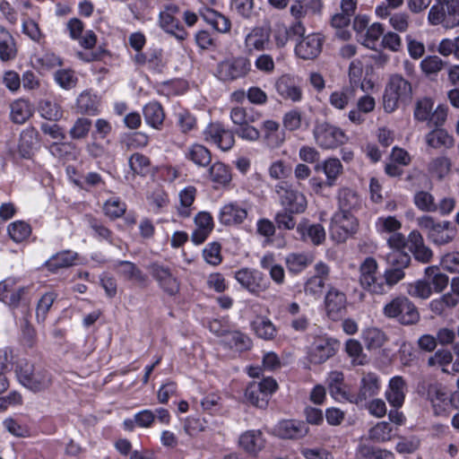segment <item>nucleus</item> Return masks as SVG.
Listing matches in <instances>:
<instances>
[{
	"instance_id": "1",
	"label": "nucleus",
	"mask_w": 459,
	"mask_h": 459,
	"mask_svg": "<svg viewBox=\"0 0 459 459\" xmlns=\"http://www.w3.org/2000/svg\"><path fill=\"white\" fill-rule=\"evenodd\" d=\"M417 225L425 232L428 240L436 247L447 246L457 236V229L451 221H438L429 215L418 217Z\"/></svg>"
},
{
	"instance_id": "2",
	"label": "nucleus",
	"mask_w": 459,
	"mask_h": 459,
	"mask_svg": "<svg viewBox=\"0 0 459 459\" xmlns=\"http://www.w3.org/2000/svg\"><path fill=\"white\" fill-rule=\"evenodd\" d=\"M360 287L373 295H384V275L378 272V264L371 256L365 258L359 268Z\"/></svg>"
},
{
	"instance_id": "3",
	"label": "nucleus",
	"mask_w": 459,
	"mask_h": 459,
	"mask_svg": "<svg viewBox=\"0 0 459 459\" xmlns=\"http://www.w3.org/2000/svg\"><path fill=\"white\" fill-rule=\"evenodd\" d=\"M411 94V83L401 75H392L383 96L385 111L387 113L394 111L398 108L399 102L409 99Z\"/></svg>"
},
{
	"instance_id": "4",
	"label": "nucleus",
	"mask_w": 459,
	"mask_h": 459,
	"mask_svg": "<svg viewBox=\"0 0 459 459\" xmlns=\"http://www.w3.org/2000/svg\"><path fill=\"white\" fill-rule=\"evenodd\" d=\"M383 314L388 318H396L403 325H412L420 318L414 304L405 297H396L383 307Z\"/></svg>"
},
{
	"instance_id": "5",
	"label": "nucleus",
	"mask_w": 459,
	"mask_h": 459,
	"mask_svg": "<svg viewBox=\"0 0 459 459\" xmlns=\"http://www.w3.org/2000/svg\"><path fill=\"white\" fill-rule=\"evenodd\" d=\"M434 102L429 98L417 101L414 109V118L420 122H427L429 126H442L447 117V108L442 105L433 108Z\"/></svg>"
},
{
	"instance_id": "6",
	"label": "nucleus",
	"mask_w": 459,
	"mask_h": 459,
	"mask_svg": "<svg viewBox=\"0 0 459 459\" xmlns=\"http://www.w3.org/2000/svg\"><path fill=\"white\" fill-rule=\"evenodd\" d=\"M358 227L359 221L353 213L337 211L331 220L330 235L334 241L342 243L355 234Z\"/></svg>"
},
{
	"instance_id": "7",
	"label": "nucleus",
	"mask_w": 459,
	"mask_h": 459,
	"mask_svg": "<svg viewBox=\"0 0 459 459\" xmlns=\"http://www.w3.org/2000/svg\"><path fill=\"white\" fill-rule=\"evenodd\" d=\"M17 377L23 386L33 392L43 391L51 385V376L47 370L32 368L29 364L17 369Z\"/></svg>"
},
{
	"instance_id": "8",
	"label": "nucleus",
	"mask_w": 459,
	"mask_h": 459,
	"mask_svg": "<svg viewBox=\"0 0 459 459\" xmlns=\"http://www.w3.org/2000/svg\"><path fill=\"white\" fill-rule=\"evenodd\" d=\"M178 11V5L166 4L159 13L158 24L166 33L174 36L178 40H184L187 37V32L175 17Z\"/></svg>"
},
{
	"instance_id": "9",
	"label": "nucleus",
	"mask_w": 459,
	"mask_h": 459,
	"mask_svg": "<svg viewBox=\"0 0 459 459\" xmlns=\"http://www.w3.org/2000/svg\"><path fill=\"white\" fill-rule=\"evenodd\" d=\"M275 90L278 95L286 101L298 103L303 100L301 80L293 74H286L280 76L275 82Z\"/></svg>"
},
{
	"instance_id": "10",
	"label": "nucleus",
	"mask_w": 459,
	"mask_h": 459,
	"mask_svg": "<svg viewBox=\"0 0 459 459\" xmlns=\"http://www.w3.org/2000/svg\"><path fill=\"white\" fill-rule=\"evenodd\" d=\"M313 134L317 145L323 149H333L345 142L343 131L327 123L317 124Z\"/></svg>"
},
{
	"instance_id": "11",
	"label": "nucleus",
	"mask_w": 459,
	"mask_h": 459,
	"mask_svg": "<svg viewBox=\"0 0 459 459\" xmlns=\"http://www.w3.org/2000/svg\"><path fill=\"white\" fill-rule=\"evenodd\" d=\"M271 30L268 27L255 26L247 31L244 37V51L247 55L270 48Z\"/></svg>"
},
{
	"instance_id": "12",
	"label": "nucleus",
	"mask_w": 459,
	"mask_h": 459,
	"mask_svg": "<svg viewBox=\"0 0 459 459\" xmlns=\"http://www.w3.org/2000/svg\"><path fill=\"white\" fill-rule=\"evenodd\" d=\"M276 193L281 204L286 207L289 212L301 213L307 208L306 196L291 188L286 182H281L276 185Z\"/></svg>"
},
{
	"instance_id": "13",
	"label": "nucleus",
	"mask_w": 459,
	"mask_h": 459,
	"mask_svg": "<svg viewBox=\"0 0 459 459\" xmlns=\"http://www.w3.org/2000/svg\"><path fill=\"white\" fill-rule=\"evenodd\" d=\"M250 69V61L244 56H238L221 62L218 65L217 74L221 80L232 81L244 77Z\"/></svg>"
},
{
	"instance_id": "14",
	"label": "nucleus",
	"mask_w": 459,
	"mask_h": 459,
	"mask_svg": "<svg viewBox=\"0 0 459 459\" xmlns=\"http://www.w3.org/2000/svg\"><path fill=\"white\" fill-rule=\"evenodd\" d=\"M426 395L436 416L447 417L449 415L452 399L445 386L437 383L429 384Z\"/></svg>"
},
{
	"instance_id": "15",
	"label": "nucleus",
	"mask_w": 459,
	"mask_h": 459,
	"mask_svg": "<svg viewBox=\"0 0 459 459\" xmlns=\"http://www.w3.org/2000/svg\"><path fill=\"white\" fill-rule=\"evenodd\" d=\"M337 344L334 339L325 335L316 337L308 347V360L313 364L325 362L336 353Z\"/></svg>"
},
{
	"instance_id": "16",
	"label": "nucleus",
	"mask_w": 459,
	"mask_h": 459,
	"mask_svg": "<svg viewBox=\"0 0 459 459\" xmlns=\"http://www.w3.org/2000/svg\"><path fill=\"white\" fill-rule=\"evenodd\" d=\"M326 385L331 397L339 403H353V392L350 385L344 381V374L340 370H333L327 374Z\"/></svg>"
},
{
	"instance_id": "17",
	"label": "nucleus",
	"mask_w": 459,
	"mask_h": 459,
	"mask_svg": "<svg viewBox=\"0 0 459 459\" xmlns=\"http://www.w3.org/2000/svg\"><path fill=\"white\" fill-rule=\"evenodd\" d=\"M203 138L223 152L230 150L235 143L233 133L219 123H210L203 131Z\"/></svg>"
},
{
	"instance_id": "18",
	"label": "nucleus",
	"mask_w": 459,
	"mask_h": 459,
	"mask_svg": "<svg viewBox=\"0 0 459 459\" xmlns=\"http://www.w3.org/2000/svg\"><path fill=\"white\" fill-rule=\"evenodd\" d=\"M234 278L252 294H259L268 289L269 282L264 274L255 269L242 268L235 273Z\"/></svg>"
},
{
	"instance_id": "19",
	"label": "nucleus",
	"mask_w": 459,
	"mask_h": 459,
	"mask_svg": "<svg viewBox=\"0 0 459 459\" xmlns=\"http://www.w3.org/2000/svg\"><path fill=\"white\" fill-rule=\"evenodd\" d=\"M17 283L18 279L14 277H9L0 281V301L9 307H18L30 288Z\"/></svg>"
},
{
	"instance_id": "20",
	"label": "nucleus",
	"mask_w": 459,
	"mask_h": 459,
	"mask_svg": "<svg viewBox=\"0 0 459 459\" xmlns=\"http://www.w3.org/2000/svg\"><path fill=\"white\" fill-rule=\"evenodd\" d=\"M325 38L319 33H310L303 37L295 46V54L304 60H312L322 51Z\"/></svg>"
},
{
	"instance_id": "21",
	"label": "nucleus",
	"mask_w": 459,
	"mask_h": 459,
	"mask_svg": "<svg viewBox=\"0 0 459 459\" xmlns=\"http://www.w3.org/2000/svg\"><path fill=\"white\" fill-rule=\"evenodd\" d=\"M247 217V209L238 202H230L221 206L219 212V221L226 226H237L244 222Z\"/></svg>"
},
{
	"instance_id": "22",
	"label": "nucleus",
	"mask_w": 459,
	"mask_h": 459,
	"mask_svg": "<svg viewBox=\"0 0 459 459\" xmlns=\"http://www.w3.org/2000/svg\"><path fill=\"white\" fill-rule=\"evenodd\" d=\"M380 380L377 374L372 372L363 373L359 392L353 393V403L359 404L377 395L380 391Z\"/></svg>"
},
{
	"instance_id": "23",
	"label": "nucleus",
	"mask_w": 459,
	"mask_h": 459,
	"mask_svg": "<svg viewBox=\"0 0 459 459\" xmlns=\"http://www.w3.org/2000/svg\"><path fill=\"white\" fill-rule=\"evenodd\" d=\"M308 432L307 424L303 421L285 420L277 423L273 429L275 436L285 439H299Z\"/></svg>"
},
{
	"instance_id": "24",
	"label": "nucleus",
	"mask_w": 459,
	"mask_h": 459,
	"mask_svg": "<svg viewBox=\"0 0 459 459\" xmlns=\"http://www.w3.org/2000/svg\"><path fill=\"white\" fill-rule=\"evenodd\" d=\"M406 393L407 385L405 380L400 376H395L389 380L385 396L391 406L398 409L403 406Z\"/></svg>"
},
{
	"instance_id": "25",
	"label": "nucleus",
	"mask_w": 459,
	"mask_h": 459,
	"mask_svg": "<svg viewBox=\"0 0 459 459\" xmlns=\"http://www.w3.org/2000/svg\"><path fill=\"white\" fill-rule=\"evenodd\" d=\"M152 275L165 293L169 296H175L178 293L180 283L169 268L155 266L152 271Z\"/></svg>"
},
{
	"instance_id": "26",
	"label": "nucleus",
	"mask_w": 459,
	"mask_h": 459,
	"mask_svg": "<svg viewBox=\"0 0 459 459\" xmlns=\"http://www.w3.org/2000/svg\"><path fill=\"white\" fill-rule=\"evenodd\" d=\"M408 245L410 251L417 261L427 264L431 260L433 252L425 245L423 238L419 231L412 230L409 234Z\"/></svg>"
},
{
	"instance_id": "27",
	"label": "nucleus",
	"mask_w": 459,
	"mask_h": 459,
	"mask_svg": "<svg viewBox=\"0 0 459 459\" xmlns=\"http://www.w3.org/2000/svg\"><path fill=\"white\" fill-rule=\"evenodd\" d=\"M325 303L328 316L332 319H337L345 309L346 296L342 291L331 288L326 293Z\"/></svg>"
},
{
	"instance_id": "28",
	"label": "nucleus",
	"mask_w": 459,
	"mask_h": 459,
	"mask_svg": "<svg viewBox=\"0 0 459 459\" xmlns=\"http://www.w3.org/2000/svg\"><path fill=\"white\" fill-rule=\"evenodd\" d=\"M315 170L323 172L325 176L327 186L332 187L336 185L338 178L342 174L343 167L339 159L327 158L316 164Z\"/></svg>"
},
{
	"instance_id": "29",
	"label": "nucleus",
	"mask_w": 459,
	"mask_h": 459,
	"mask_svg": "<svg viewBox=\"0 0 459 459\" xmlns=\"http://www.w3.org/2000/svg\"><path fill=\"white\" fill-rule=\"evenodd\" d=\"M261 133L267 145L271 147H279L285 141L284 130L274 120H264L261 126Z\"/></svg>"
},
{
	"instance_id": "30",
	"label": "nucleus",
	"mask_w": 459,
	"mask_h": 459,
	"mask_svg": "<svg viewBox=\"0 0 459 459\" xmlns=\"http://www.w3.org/2000/svg\"><path fill=\"white\" fill-rule=\"evenodd\" d=\"M199 14L205 22L210 24L218 32L227 33L230 31L231 27L230 19L217 11L204 6L199 9Z\"/></svg>"
},
{
	"instance_id": "31",
	"label": "nucleus",
	"mask_w": 459,
	"mask_h": 459,
	"mask_svg": "<svg viewBox=\"0 0 459 459\" xmlns=\"http://www.w3.org/2000/svg\"><path fill=\"white\" fill-rule=\"evenodd\" d=\"M238 444L247 453L256 455L264 447L265 440L260 430L252 429L240 435Z\"/></svg>"
},
{
	"instance_id": "32",
	"label": "nucleus",
	"mask_w": 459,
	"mask_h": 459,
	"mask_svg": "<svg viewBox=\"0 0 459 459\" xmlns=\"http://www.w3.org/2000/svg\"><path fill=\"white\" fill-rule=\"evenodd\" d=\"M100 98L91 91H82L76 100V108L82 115L96 116L100 113Z\"/></svg>"
},
{
	"instance_id": "33",
	"label": "nucleus",
	"mask_w": 459,
	"mask_h": 459,
	"mask_svg": "<svg viewBox=\"0 0 459 459\" xmlns=\"http://www.w3.org/2000/svg\"><path fill=\"white\" fill-rule=\"evenodd\" d=\"M297 230L303 240H309L316 246L321 245L325 239V230L321 224H310L304 220L298 224Z\"/></svg>"
},
{
	"instance_id": "34",
	"label": "nucleus",
	"mask_w": 459,
	"mask_h": 459,
	"mask_svg": "<svg viewBox=\"0 0 459 459\" xmlns=\"http://www.w3.org/2000/svg\"><path fill=\"white\" fill-rule=\"evenodd\" d=\"M220 342L227 348L234 349L238 351H247L251 348L252 342L250 338L237 330H230L227 332L225 336L220 340Z\"/></svg>"
},
{
	"instance_id": "35",
	"label": "nucleus",
	"mask_w": 459,
	"mask_h": 459,
	"mask_svg": "<svg viewBox=\"0 0 459 459\" xmlns=\"http://www.w3.org/2000/svg\"><path fill=\"white\" fill-rule=\"evenodd\" d=\"M185 158L198 167H207L212 160L211 152L202 144L193 143L184 151Z\"/></svg>"
},
{
	"instance_id": "36",
	"label": "nucleus",
	"mask_w": 459,
	"mask_h": 459,
	"mask_svg": "<svg viewBox=\"0 0 459 459\" xmlns=\"http://www.w3.org/2000/svg\"><path fill=\"white\" fill-rule=\"evenodd\" d=\"M79 44L85 51H78L76 56L84 62H92L99 58V54L91 49L95 47L97 42V36L92 30H87L83 36H81Z\"/></svg>"
},
{
	"instance_id": "37",
	"label": "nucleus",
	"mask_w": 459,
	"mask_h": 459,
	"mask_svg": "<svg viewBox=\"0 0 459 459\" xmlns=\"http://www.w3.org/2000/svg\"><path fill=\"white\" fill-rule=\"evenodd\" d=\"M338 212H351L361 207V199L350 188H342L338 194Z\"/></svg>"
},
{
	"instance_id": "38",
	"label": "nucleus",
	"mask_w": 459,
	"mask_h": 459,
	"mask_svg": "<svg viewBox=\"0 0 459 459\" xmlns=\"http://www.w3.org/2000/svg\"><path fill=\"white\" fill-rule=\"evenodd\" d=\"M385 31L384 25L379 22H374L368 26L365 33L361 34L359 39L361 45L369 49L376 50L380 46V39L383 37Z\"/></svg>"
},
{
	"instance_id": "39",
	"label": "nucleus",
	"mask_w": 459,
	"mask_h": 459,
	"mask_svg": "<svg viewBox=\"0 0 459 459\" xmlns=\"http://www.w3.org/2000/svg\"><path fill=\"white\" fill-rule=\"evenodd\" d=\"M143 117L147 125L160 129L163 124L165 114L161 105L156 101L147 103L143 108Z\"/></svg>"
},
{
	"instance_id": "40",
	"label": "nucleus",
	"mask_w": 459,
	"mask_h": 459,
	"mask_svg": "<svg viewBox=\"0 0 459 459\" xmlns=\"http://www.w3.org/2000/svg\"><path fill=\"white\" fill-rule=\"evenodd\" d=\"M17 55L16 44L12 34L0 26V60L3 62L11 61Z\"/></svg>"
},
{
	"instance_id": "41",
	"label": "nucleus",
	"mask_w": 459,
	"mask_h": 459,
	"mask_svg": "<svg viewBox=\"0 0 459 459\" xmlns=\"http://www.w3.org/2000/svg\"><path fill=\"white\" fill-rule=\"evenodd\" d=\"M37 142L38 132L34 128L28 127L22 130L18 143V152L21 157L29 159L33 152Z\"/></svg>"
},
{
	"instance_id": "42",
	"label": "nucleus",
	"mask_w": 459,
	"mask_h": 459,
	"mask_svg": "<svg viewBox=\"0 0 459 459\" xmlns=\"http://www.w3.org/2000/svg\"><path fill=\"white\" fill-rule=\"evenodd\" d=\"M427 144L434 149H449L454 146L455 141L446 130L436 127L425 136Z\"/></svg>"
},
{
	"instance_id": "43",
	"label": "nucleus",
	"mask_w": 459,
	"mask_h": 459,
	"mask_svg": "<svg viewBox=\"0 0 459 459\" xmlns=\"http://www.w3.org/2000/svg\"><path fill=\"white\" fill-rule=\"evenodd\" d=\"M210 180L218 186H225L231 181L230 168L222 162H214L208 169Z\"/></svg>"
},
{
	"instance_id": "44",
	"label": "nucleus",
	"mask_w": 459,
	"mask_h": 459,
	"mask_svg": "<svg viewBox=\"0 0 459 459\" xmlns=\"http://www.w3.org/2000/svg\"><path fill=\"white\" fill-rule=\"evenodd\" d=\"M33 108L28 100L20 99L11 104V119L13 123L23 124L32 115Z\"/></svg>"
},
{
	"instance_id": "45",
	"label": "nucleus",
	"mask_w": 459,
	"mask_h": 459,
	"mask_svg": "<svg viewBox=\"0 0 459 459\" xmlns=\"http://www.w3.org/2000/svg\"><path fill=\"white\" fill-rule=\"evenodd\" d=\"M76 257L77 254L75 252L70 250L63 251L51 256L46 262V266L49 271L55 272L60 268L73 265Z\"/></svg>"
},
{
	"instance_id": "46",
	"label": "nucleus",
	"mask_w": 459,
	"mask_h": 459,
	"mask_svg": "<svg viewBox=\"0 0 459 459\" xmlns=\"http://www.w3.org/2000/svg\"><path fill=\"white\" fill-rule=\"evenodd\" d=\"M195 194L196 189L194 186H186L179 192L178 212L181 217L186 218L191 215Z\"/></svg>"
},
{
	"instance_id": "47",
	"label": "nucleus",
	"mask_w": 459,
	"mask_h": 459,
	"mask_svg": "<svg viewBox=\"0 0 459 459\" xmlns=\"http://www.w3.org/2000/svg\"><path fill=\"white\" fill-rule=\"evenodd\" d=\"M451 167V160L446 156H440L429 162L428 170L432 177L441 180L449 175Z\"/></svg>"
},
{
	"instance_id": "48",
	"label": "nucleus",
	"mask_w": 459,
	"mask_h": 459,
	"mask_svg": "<svg viewBox=\"0 0 459 459\" xmlns=\"http://www.w3.org/2000/svg\"><path fill=\"white\" fill-rule=\"evenodd\" d=\"M345 351L353 366H363L367 363V355L363 352L361 343L355 339H349L345 342Z\"/></svg>"
},
{
	"instance_id": "49",
	"label": "nucleus",
	"mask_w": 459,
	"mask_h": 459,
	"mask_svg": "<svg viewBox=\"0 0 459 459\" xmlns=\"http://www.w3.org/2000/svg\"><path fill=\"white\" fill-rule=\"evenodd\" d=\"M255 334L264 340H272L276 335V327L273 322L266 317H258L252 324Z\"/></svg>"
},
{
	"instance_id": "50",
	"label": "nucleus",
	"mask_w": 459,
	"mask_h": 459,
	"mask_svg": "<svg viewBox=\"0 0 459 459\" xmlns=\"http://www.w3.org/2000/svg\"><path fill=\"white\" fill-rule=\"evenodd\" d=\"M354 97V89L345 87L333 91L329 96V102L332 107L337 109H344Z\"/></svg>"
},
{
	"instance_id": "51",
	"label": "nucleus",
	"mask_w": 459,
	"mask_h": 459,
	"mask_svg": "<svg viewBox=\"0 0 459 459\" xmlns=\"http://www.w3.org/2000/svg\"><path fill=\"white\" fill-rule=\"evenodd\" d=\"M394 436L393 427L386 421L377 423L368 431V437L375 442H386Z\"/></svg>"
},
{
	"instance_id": "52",
	"label": "nucleus",
	"mask_w": 459,
	"mask_h": 459,
	"mask_svg": "<svg viewBox=\"0 0 459 459\" xmlns=\"http://www.w3.org/2000/svg\"><path fill=\"white\" fill-rule=\"evenodd\" d=\"M39 115L49 121H58L63 117L62 108L55 101L41 100L39 104Z\"/></svg>"
},
{
	"instance_id": "53",
	"label": "nucleus",
	"mask_w": 459,
	"mask_h": 459,
	"mask_svg": "<svg viewBox=\"0 0 459 459\" xmlns=\"http://www.w3.org/2000/svg\"><path fill=\"white\" fill-rule=\"evenodd\" d=\"M362 338L368 350L378 349L386 341L385 333L376 327L366 329L362 333Z\"/></svg>"
},
{
	"instance_id": "54",
	"label": "nucleus",
	"mask_w": 459,
	"mask_h": 459,
	"mask_svg": "<svg viewBox=\"0 0 459 459\" xmlns=\"http://www.w3.org/2000/svg\"><path fill=\"white\" fill-rule=\"evenodd\" d=\"M246 399L253 405L258 408H265L268 404V399L261 391L260 385L256 382L249 384L245 391Z\"/></svg>"
},
{
	"instance_id": "55",
	"label": "nucleus",
	"mask_w": 459,
	"mask_h": 459,
	"mask_svg": "<svg viewBox=\"0 0 459 459\" xmlns=\"http://www.w3.org/2000/svg\"><path fill=\"white\" fill-rule=\"evenodd\" d=\"M376 230L379 234H393L402 228V222L395 216H381L375 222Z\"/></svg>"
},
{
	"instance_id": "56",
	"label": "nucleus",
	"mask_w": 459,
	"mask_h": 459,
	"mask_svg": "<svg viewBox=\"0 0 459 459\" xmlns=\"http://www.w3.org/2000/svg\"><path fill=\"white\" fill-rule=\"evenodd\" d=\"M425 276L430 281L436 292L443 291L448 284V277L442 273L437 266L427 267Z\"/></svg>"
},
{
	"instance_id": "57",
	"label": "nucleus",
	"mask_w": 459,
	"mask_h": 459,
	"mask_svg": "<svg viewBox=\"0 0 459 459\" xmlns=\"http://www.w3.org/2000/svg\"><path fill=\"white\" fill-rule=\"evenodd\" d=\"M311 262V256L307 254H290L286 257L288 269L295 273L305 270Z\"/></svg>"
},
{
	"instance_id": "58",
	"label": "nucleus",
	"mask_w": 459,
	"mask_h": 459,
	"mask_svg": "<svg viewBox=\"0 0 459 459\" xmlns=\"http://www.w3.org/2000/svg\"><path fill=\"white\" fill-rule=\"evenodd\" d=\"M56 298L57 294L55 291H48L40 298L36 309L38 322L45 321L47 314Z\"/></svg>"
},
{
	"instance_id": "59",
	"label": "nucleus",
	"mask_w": 459,
	"mask_h": 459,
	"mask_svg": "<svg viewBox=\"0 0 459 459\" xmlns=\"http://www.w3.org/2000/svg\"><path fill=\"white\" fill-rule=\"evenodd\" d=\"M407 292L413 298L427 299L431 296L432 289L428 281L419 280L407 285Z\"/></svg>"
},
{
	"instance_id": "60",
	"label": "nucleus",
	"mask_w": 459,
	"mask_h": 459,
	"mask_svg": "<svg viewBox=\"0 0 459 459\" xmlns=\"http://www.w3.org/2000/svg\"><path fill=\"white\" fill-rule=\"evenodd\" d=\"M444 62L437 56H428L420 62L421 71L428 76L437 74L445 66Z\"/></svg>"
},
{
	"instance_id": "61",
	"label": "nucleus",
	"mask_w": 459,
	"mask_h": 459,
	"mask_svg": "<svg viewBox=\"0 0 459 459\" xmlns=\"http://www.w3.org/2000/svg\"><path fill=\"white\" fill-rule=\"evenodd\" d=\"M30 227L21 221H14L8 226V234L14 242H22L30 234Z\"/></svg>"
},
{
	"instance_id": "62",
	"label": "nucleus",
	"mask_w": 459,
	"mask_h": 459,
	"mask_svg": "<svg viewBox=\"0 0 459 459\" xmlns=\"http://www.w3.org/2000/svg\"><path fill=\"white\" fill-rule=\"evenodd\" d=\"M414 204L422 212H437V204L434 196L427 191H419L414 195Z\"/></svg>"
},
{
	"instance_id": "63",
	"label": "nucleus",
	"mask_w": 459,
	"mask_h": 459,
	"mask_svg": "<svg viewBox=\"0 0 459 459\" xmlns=\"http://www.w3.org/2000/svg\"><path fill=\"white\" fill-rule=\"evenodd\" d=\"M437 52L443 56L454 55L459 60V36L455 39H443L437 46Z\"/></svg>"
},
{
	"instance_id": "64",
	"label": "nucleus",
	"mask_w": 459,
	"mask_h": 459,
	"mask_svg": "<svg viewBox=\"0 0 459 459\" xmlns=\"http://www.w3.org/2000/svg\"><path fill=\"white\" fill-rule=\"evenodd\" d=\"M359 459H394L392 452L385 449L374 450L368 446H361L358 453Z\"/></svg>"
}]
</instances>
